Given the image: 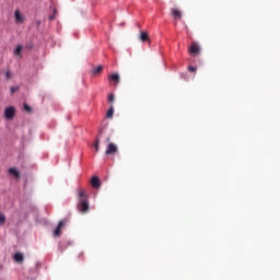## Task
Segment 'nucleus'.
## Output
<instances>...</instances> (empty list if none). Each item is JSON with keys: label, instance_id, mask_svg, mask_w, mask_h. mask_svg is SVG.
Wrapping results in <instances>:
<instances>
[{"label": "nucleus", "instance_id": "24", "mask_svg": "<svg viewBox=\"0 0 280 280\" xmlns=\"http://www.w3.org/2000/svg\"><path fill=\"white\" fill-rule=\"evenodd\" d=\"M106 142H107V143H110V137H107V138H106Z\"/></svg>", "mask_w": 280, "mask_h": 280}, {"label": "nucleus", "instance_id": "7", "mask_svg": "<svg viewBox=\"0 0 280 280\" xmlns=\"http://www.w3.org/2000/svg\"><path fill=\"white\" fill-rule=\"evenodd\" d=\"M14 261H16V264H23L25 256H23V253H15L13 256Z\"/></svg>", "mask_w": 280, "mask_h": 280}, {"label": "nucleus", "instance_id": "6", "mask_svg": "<svg viewBox=\"0 0 280 280\" xmlns=\"http://www.w3.org/2000/svg\"><path fill=\"white\" fill-rule=\"evenodd\" d=\"M91 185L94 189H100V187H102V182L100 180V177L93 176L91 179Z\"/></svg>", "mask_w": 280, "mask_h": 280}, {"label": "nucleus", "instance_id": "17", "mask_svg": "<svg viewBox=\"0 0 280 280\" xmlns=\"http://www.w3.org/2000/svg\"><path fill=\"white\" fill-rule=\"evenodd\" d=\"M5 224V214L0 212V226H3Z\"/></svg>", "mask_w": 280, "mask_h": 280}, {"label": "nucleus", "instance_id": "23", "mask_svg": "<svg viewBox=\"0 0 280 280\" xmlns=\"http://www.w3.org/2000/svg\"><path fill=\"white\" fill-rule=\"evenodd\" d=\"M56 19V14L49 16V21H54Z\"/></svg>", "mask_w": 280, "mask_h": 280}, {"label": "nucleus", "instance_id": "8", "mask_svg": "<svg viewBox=\"0 0 280 280\" xmlns=\"http://www.w3.org/2000/svg\"><path fill=\"white\" fill-rule=\"evenodd\" d=\"M172 16L180 21L183 19V13L178 9H172Z\"/></svg>", "mask_w": 280, "mask_h": 280}, {"label": "nucleus", "instance_id": "11", "mask_svg": "<svg viewBox=\"0 0 280 280\" xmlns=\"http://www.w3.org/2000/svg\"><path fill=\"white\" fill-rule=\"evenodd\" d=\"M14 14H15V23H23L24 19H23V15L21 14V11L15 10Z\"/></svg>", "mask_w": 280, "mask_h": 280}, {"label": "nucleus", "instance_id": "21", "mask_svg": "<svg viewBox=\"0 0 280 280\" xmlns=\"http://www.w3.org/2000/svg\"><path fill=\"white\" fill-rule=\"evenodd\" d=\"M188 71H189L190 73H196L197 69H196V67H194V66H189V67H188Z\"/></svg>", "mask_w": 280, "mask_h": 280}, {"label": "nucleus", "instance_id": "4", "mask_svg": "<svg viewBox=\"0 0 280 280\" xmlns=\"http://www.w3.org/2000/svg\"><path fill=\"white\" fill-rule=\"evenodd\" d=\"M66 224V221H59L57 228L54 231V237H60V235H62V229H65Z\"/></svg>", "mask_w": 280, "mask_h": 280}, {"label": "nucleus", "instance_id": "14", "mask_svg": "<svg viewBox=\"0 0 280 280\" xmlns=\"http://www.w3.org/2000/svg\"><path fill=\"white\" fill-rule=\"evenodd\" d=\"M109 79H110L112 82H114L116 85L119 84V74H118V73H113L112 75H109Z\"/></svg>", "mask_w": 280, "mask_h": 280}, {"label": "nucleus", "instance_id": "1", "mask_svg": "<svg viewBox=\"0 0 280 280\" xmlns=\"http://www.w3.org/2000/svg\"><path fill=\"white\" fill-rule=\"evenodd\" d=\"M89 195H86L84 190H80L78 210L80 211V213H89Z\"/></svg>", "mask_w": 280, "mask_h": 280}, {"label": "nucleus", "instance_id": "9", "mask_svg": "<svg viewBox=\"0 0 280 280\" xmlns=\"http://www.w3.org/2000/svg\"><path fill=\"white\" fill-rule=\"evenodd\" d=\"M9 174L14 176V178H21V172H19L16 167L9 168Z\"/></svg>", "mask_w": 280, "mask_h": 280}, {"label": "nucleus", "instance_id": "20", "mask_svg": "<svg viewBox=\"0 0 280 280\" xmlns=\"http://www.w3.org/2000/svg\"><path fill=\"white\" fill-rule=\"evenodd\" d=\"M107 100L113 104V102H115V94H109Z\"/></svg>", "mask_w": 280, "mask_h": 280}, {"label": "nucleus", "instance_id": "12", "mask_svg": "<svg viewBox=\"0 0 280 280\" xmlns=\"http://www.w3.org/2000/svg\"><path fill=\"white\" fill-rule=\"evenodd\" d=\"M113 115H115V107L113 105H110V107L108 108V110L106 113V118L113 119Z\"/></svg>", "mask_w": 280, "mask_h": 280}, {"label": "nucleus", "instance_id": "10", "mask_svg": "<svg viewBox=\"0 0 280 280\" xmlns=\"http://www.w3.org/2000/svg\"><path fill=\"white\" fill-rule=\"evenodd\" d=\"M13 54L14 56H19L20 58H23V46L18 45Z\"/></svg>", "mask_w": 280, "mask_h": 280}, {"label": "nucleus", "instance_id": "22", "mask_svg": "<svg viewBox=\"0 0 280 280\" xmlns=\"http://www.w3.org/2000/svg\"><path fill=\"white\" fill-rule=\"evenodd\" d=\"M10 91H11V95H14V94L16 93V91H19V88L12 86V88L10 89Z\"/></svg>", "mask_w": 280, "mask_h": 280}, {"label": "nucleus", "instance_id": "2", "mask_svg": "<svg viewBox=\"0 0 280 280\" xmlns=\"http://www.w3.org/2000/svg\"><path fill=\"white\" fill-rule=\"evenodd\" d=\"M117 152H119V148L117 147V144L109 142L106 150H105V154L106 156H115V154H117Z\"/></svg>", "mask_w": 280, "mask_h": 280}, {"label": "nucleus", "instance_id": "15", "mask_svg": "<svg viewBox=\"0 0 280 280\" xmlns=\"http://www.w3.org/2000/svg\"><path fill=\"white\" fill-rule=\"evenodd\" d=\"M102 71H104V67L98 66L97 68H94L92 70V73H93V75H98V73H102Z\"/></svg>", "mask_w": 280, "mask_h": 280}, {"label": "nucleus", "instance_id": "18", "mask_svg": "<svg viewBox=\"0 0 280 280\" xmlns=\"http://www.w3.org/2000/svg\"><path fill=\"white\" fill-rule=\"evenodd\" d=\"M5 78L7 80H12V72L10 71V68L5 71Z\"/></svg>", "mask_w": 280, "mask_h": 280}, {"label": "nucleus", "instance_id": "13", "mask_svg": "<svg viewBox=\"0 0 280 280\" xmlns=\"http://www.w3.org/2000/svg\"><path fill=\"white\" fill-rule=\"evenodd\" d=\"M140 40H141L142 43H145V42L150 40V36H148V33H147V32H141V33H140Z\"/></svg>", "mask_w": 280, "mask_h": 280}, {"label": "nucleus", "instance_id": "5", "mask_svg": "<svg viewBox=\"0 0 280 280\" xmlns=\"http://www.w3.org/2000/svg\"><path fill=\"white\" fill-rule=\"evenodd\" d=\"M188 51L190 56H198V54H200V46L198 45V43L192 42Z\"/></svg>", "mask_w": 280, "mask_h": 280}, {"label": "nucleus", "instance_id": "16", "mask_svg": "<svg viewBox=\"0 0 280 280\" xmlns=\"http://www.w3.org/2000/svg\"><path fill=\"white\" fill-rule=\"evenodd\" d=\"M95 152H100V138H96L94 142Z\"/></svg>", "mask_w": 280, "mask_h": 280}, {"label": "nucleus", "instance_id": "3", "mask_svg": "<svg viewBox=\"0 0 280 280\" xmlns=\"http://www.w3.org/2000/svg\"><path fill=\"white\" fill-rule=\"evenodd\" d=\"M15 115H16V109L14 108V106H9L4 109L5 119H9L10 121H12Z\"/></svg>", "mask_w": 280, "mask_h": 280}, {"label": "nucleus", "instance_id": "19", "mask_svg": "<svg viewBox=\"0 0 280 280\" xmlns=\"http://www.w3.org/2000/svg\"><path fill=\"white\" fill-rule=\"evenodd\" d=\"M24 110H26V113H32V107L27 105V103H24Z\"/></svg>", "mask_w": 280, "mask_h": 280}]
</instances>
